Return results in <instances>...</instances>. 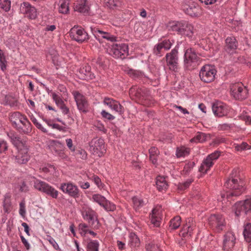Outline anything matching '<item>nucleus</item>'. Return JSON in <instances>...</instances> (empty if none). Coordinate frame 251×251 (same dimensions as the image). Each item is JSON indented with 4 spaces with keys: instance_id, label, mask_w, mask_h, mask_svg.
Listing matches in <instances>:
<instances>
[{
    "instance_id": "obj_6",
    "label": "nucleus",
    "mask_w": 251,
    "mask_h": 251,
    "mask_svg": "<svg viewBox=\"0 0 251 251\" xmlns=\"http://www.w3.org/2000/svg\"><path fill=\"white\" fill-rule=\"evenodd\" d=\"M217 71L214 66L205 65L201 68L199 76L201 81L205 83H210L214 80Z\"/></svg>"
},
{
    "instance_id": "obj_21",
    "label": "nucleus",
    "mask_w": 251,
    "mask_h": 251,
    "mask_svg": "<svg viewBox=\"0 0 251 251\" xmlns=\"http://www.w3.org/2000/svg\"><path fill=\"white\" fill-rule=\"evenodd\" d=\"M235 240L236 238L232 232H227L224 236L223 249L225 251H231L235 245Z\"/></svg>"
},
{
    "instance_id": "obj_31",
    "label": "nucleus",
    "mask_w": 251,
    "mask_h": 251,
    "mask_svg": "<svg viewBox=\"0 0 251 251\" xmlns=\"http://www.w3.org/2000/svg\"><path fill=\"white\" fill-rule=\"evenodd\" d=\"M161 221V215L159 210L156 208L152 210V214L151 216V223L154 226H159Z\"/></svg>"
},
{
    "instance_id": "obj_57",
    "label": "nucleus",
    "mask_w": 251,
    "mask_h": 251,
    "mask_svg": "<svg viewBox=\"0 0 251 251\" xmlns=\"http://www.w3.org/2000/svg\"><path fill=\"white\" fill-rule=\"evenodd\" d=\"M232 127V125L231 124H220L218 126V129L220 130H229Z\"/></svg>"
},
{
    "instance_id": "obj_25",
    "label": "nucleus",
    "mask_w": 251,
    "mask_h": 251,
    "mask_svg": "<svg viewBox=\"0 0 251 251\" xmlns=\"http://www.w3.org/2000/svg\"><path fill=\"white\" fill-rule=\"evenodd\" d=\"M172 43L169 40H165L156 45L153 49V52L157 55L161 56L165 51L169 50Z\"/></svg>"
},
{
    "instance_id": "obj_61",
    "label": "nucleus",
    "mask_w": 251,
    "mask_h": 251,
    "mask_svg": "<svg viewBox=\"0 0 251 251\" xmlns=\"http://www.w3.org/2000/svg\"><path fill=\"white\" fill-rule=\"evenodd\" d=\"M76 154L80 155V157L82 159H86L87 158V153L84 150H78L76 151Z\"/></svg>"
},
{
    "instance_id": "obj_27",
    "label": "nucleus",
    "mask_w": 251,
    "mask_h": 251,
    "mask_svg": "<svg viewBox=\"0 0 251 251\" xmlns=\"http://www.w3.org/2000/svg\"><path fill=\"white\" fill-rule=\"evenodd\" d=\"M183 10L186 14L191 16H196L200 14V7L196 3L192 2L186 7L184 6Z\"/></svg>"
},
{
    "instance_id": "obj_1",
    "label": "nucleus",
    "mask_w": 251,
    "mask_h": 251,
    "mask_svg": "<svg viewBox=\"0 0 251 251\" xmlns=\"http://www.w3.org/2000/svg\"><path fill=\"white\" fill-rule=\"evenodd\" d=\"M244 181L240 178L238 169H234L225 183V186L228 190L222 193L218 200L221 201L225 206H226L228 202H230L234 197L240 195L244 191Z\"/></svg>"
},
{
    "instance_id": "obj_19",
    "label": "nucleus",
    "mask_w": 251,
    "mask_h": 251,
    "mask_svg": "<svg viewBox=\"0 0 251 251\" xmlns=\"http://www.w3.org/2000/svg\"><path fill=\"white\" fill-rule=\"evenodd\" d=\"M82 215L84 219L88 221L92 226H94L95 222L98 223L96 213L91 208L83 207L82 210Z\"/></svg>"
},
{
    "instance_id": "obj_46",
    "label": "nucleus",
    "mask_w": 251,
    "mask_h": 251,
    "mask_svg": "<svg viewBox=\"0 0 251 251\" xmlns=\"http://www.w3.org/2000/svg\"><path fill=\"white\" fill-rule=\"evenodd\" d=\"M194 179L192 178H189L187 179L185 181L181 183H179L177 186V189L181 191H184L187 189L191 184L193 182Z\"/></svg>"
},
{
    "instance_id": "obj_35",
    "label": "nucleus",
    "mask_w": 251,
    "mask_h": 251,
    "mask_svg": "<svg viewBox=\"0 0 251 251\" xmlns=\"http://www.w3.org/2000/svg\"><path fill=\"white\" fill-rule=\"evenodd\" d=\"M183 25V27L182 28L183 31L180 33V34H183L190 37H192L194 33L193 26L185 21H184Z\"/></svg>"
},
{
    "instance_id": "obj_17",
    "label": "nucleus",
    "mask_w": 251,
    "mask_h": 251,
    "mask_svg": "<svg viewBox=\"0 0 251 251\" xmlns=\"http://www.w3.org/2000/svg\"><path fill=\"white\" fill-rule=\"evenodd\" d=\"M129 94L131 97L143 100L148 96L149 91L144 87L135 85L130 88Z\"/></svg>"
},
{
    "instance_id": "obj_26",
    "label": "nucleus",
    "mask_w": 251,
    "mask_h": 251,
    "mask_svg": "<svg viewBox=\"0 0 251 251\" xmlns=\"http://www.w3.org/2000/svg\"><path fill=\"white\" fill-rule=\"evenodd\" d=\"M237 48V42L233 37H228L226 40L225 50L229 53H232Z\"/></svg>"
},
{
    "instance_id": "obj_7",
    "label": "nucleus",
    "mask_w": 251,
    "mask_h": 251,
    "mask_svg": "<svg viewBox=\"0 0 251 251\" xmlns=\"http://www.w3.org/2000/svg\"><path fill=\"white\" fill-rule=\"evenodd\" d=\"M230 93L235 99L243 100L248 97V90L242 83H236L230 85Z\"/></svg>"
},
{
    "instance_id": "obj_8",
    "label": "nucleus",
    "mask_w": 251,
    "mask_h": 251,
    "mask_svg": "<svg viewBox=\"0 0 251 251\" xmlns=\"http://www.w3.org/2000/svg\"><path fill=\"white\" fill-rule=\"evenodd\" d=\"M128 46L125 44H114L109 51V54L117 58H124L128 55Z\"/></svg>"
},
{
    "instance_id": "obj_51",
    "label": "nucleus",
    "mask_w": 251,
    "mask_h": 251,
    "mask_svg": "<svg viewBox=\"0 0 251 251\" xmlns=\"http://www.w3.org/2000/svg\"><path fill=\"white\" fill-rule=\"evenodd\" d=\"M19 214L25 218L26 215L25 202L24 200L22 201L19 204Z\"/></svg>"
},
{
    "instance_id": "obj_34",
    "label": "nucleus",
    "mask_w": 251,
    "mask_h": 251,
    "mask_svg": "<svg viewBox=\"0 0 251 251\" xmlns=\"http://www.w3.org/2000/svg\"><path fill=\"white\" fill-rule=\"evenodd\" d=\"M128 244L131 248H136L140 246V239L134 233L131 232L129 234Z\"/></svg>"
},
{
    "instance_id": "obj_20",
    "label": "nucleus",
    "mask_w": 251,
    "mask_h": 251,
    "mask_svg": "<svg viewBox=\"0 0 251 251\" xmlns=\"http://www.w3.org/2000/svg\"><path fill=\"white\" fill-rule=\"evenodd\" d=\"M103 103L120 115L123 114L125 111L124 107L118 101L112 98H105Z\"/></svg>"
},
{
    "instance_id": "obj_41",
    "label": "nucleus",
    "mask_w": 251,
    "mask_h": 251,
    "mask_svg": "<svg viewBox=\"0 0 251 251\" xmlns=\"http://www.w3.org/2000/svg\"><path fill=\"white\" fill-rule=\"evenodd\" d=\"M190 153V149L183 146L177 148L176 155L177 157H184Z\"/></svg>"
},
{
    "instance_id": "obj_3",
    "label": "nucleus",
    "mask_w": 251,
    "mask_h": 251,
    "mask_svg": "<svg viewBox=\"0 0 251 251\" xmlns=\"http://www.w3.org/2000/svg\"><path fill=\"white\" fill-rule=\"evenodd\" d=\"M33 187L38 191L45 193L52 198L56 199L59 192L48 183L34 177Z\"/></svg>"
},
{
    "instance_id": "obj_15",
    "label": "nucleus",
    "mask_w": 251,
    "mask_h": 251,
    "mask_svg": "<svg viewBox=\"0 0 251 251\" xmlns=\"http://www.w3.org/2000/svg\"><path fill=\"white\" fill-rule=\"evenodd\" d=\"M49 147L55 155L61 158H64L66 157L64 152V145L59 141L54 140H50L49 142Z\"/></svg>"
},
{
    "instance_id": "obj_32",
    "label": "nucleus",
    "mask_w": 251,
    "mask_h": 251,
    "mask_svg": "<svg viewBox=\"0 0 251 251\" xmlns=\"http://www.w3.org/2000/svg\"><path fill=\"white\" fill-rule=\"evenodd\" d=\"M156 185L159 191H166L168 188V184L166 177L162 176H158L156 179Z\"/></svg>"
},
{
    "instance_id": "obj_11",
    "label": "nucleus",
    "mask_w": 251,
    "mask_h": 251,
    "mask_svg": "<svg viewBox=\"0 0 251 251\" xmlns=\"http://www.w3.org/2000/svg\"><path fill=\"white\" fill-rule=\"evenodd\" d=\"M210 227L217 232H220L225 226V219L220 215H211L208 219Z\"/></svg>"
},
{
    "instance_id": "obj_14",
    "label": "nucleus",
    "mask_w": 251,
    "mask_h": 251,
    "mask_svg": "<svg viewBox=\"0 0 251 251\" xmlns=\"http://www.w3.org/2000/svg\"><path fill=\"white\" fill-rule=\"evenodd\" d=\"M234 210L237 216L242 213L246 214L248 212L251 211V198L236 202L234 205Z\"/></svg>"
},
{
    "instance_id": "obj_50",
    "label": "nucleus",
    "mask_w": 251,
    "mask_h": 251,
    "mask_svg": "<svg viewBox=\"0 0 251 251\" xmlns=\"http://www.w3.org/2000/svg\"><path fill=\"white\" fill-rule=\"evenodd\" d=\"M102 206L106 210L113 211L116 209V206L114 204L111 202L106 199V201L104 202Z\"/></svg>"
},
{
    "instance_id": "obj_13",
    "label": "nucleus",
    "mask_w": 251,
    "mask_h": 251,
    "mask_svg": "<svg viewBox=\"0 0 251 251\" xmlns=\"http://www.w3.org/2000/svg\"><path fill=\"white\" fill-rule=\"evenodd\" d=\"M59 189L63 193L68 194L74 198H77L80 196V192L78 187L72 182L61 183Z\"/></svg>"
},
{
    "instance_id": "obj_47",
    "label": "nucleus",
    "mask_w": 251,
    "mask_h": 251,
    "mask_svg": "<svg viewBox=\"0 0 251 251\" xmlns=\"http://www.w3.org/2000/svg\"><path fill=\"white\" fill-rule=\"evenodd\" d=\"M92 200L99 203L102 206V204L106 201V198L100 194H94L92 197Z\"/></svg>"
},
{
    "instance_id": "obj_44",
    "label": "nucleus",
    "mask_w": 251,
    "mask_h": 251,
    "mask_svg": "<svg viewBox=\"0 0 251 251\" xmlns=\"http://www.w3.org/2000/svg\"><path fill=\"white\" fill-rule=\"evenodd\" d=\"M99 243L97 240L90 241L87 245V251H99Z\"/></svg>"
},
{
    "instance_id": "obj_52",
    "label": "nucleus",
    "mask_w": 251,
    "mask_h": 251,
    "mask_svg": "<svg viewBox=\"0 0 251 251\" xmlns=\"http://www.w3.org/2000/svg\"><path fill=\"white\" fill-rule=\"evenodd\" d=\"M100 114L103 118H104L107 120L112 121L115 119V116L106 112L104 110H102Z\"/></svg>"
},
{
    "instance_id": "obj_18",
    "label": "nucleus",
    "mask_w": 251,
    "mask_h": 251,
    "mask_svg": "<svg viewBox=\"0 0 251 251\" xmlns=\"http://www.w3.org/2000/svg\"><path fill=\"white\" fill-rule=\"evenodd\" d=\"M20 12L30 19H35L37 16L36 9L28 2H23L21 4Z\"/></svg>"
},
{
    "instance_id": "obj_28",
    "label": "nucleus",
    "mask_w": 251,
    "mask_h": 251,
    "mask_svg": "<svg viewBox=\"0 0 251 251\" xmlns=\"http://www.w3.org/2000/svg\"><path fill=\"white\" fill-rule=\"evenodd\" d=\"M184 21H173L169 22L167 25V28L169 31L175 32L177 34H180L182 30L183 24Z\"/></svg>"
},
{
    "instance_id": "obj_49",
    "label": "nucleus",
    "mask_w": 251,
    "mask_h": 251,
    "mask_svg": "<svg viewBox=\"0 0 251 251\" xmlns=\"http://www.w3.org/2000/svg\"><path fill=\"white\" fill-rule=\"evenodd\" d=\"M11 7V2L9 0H0V8L5 11L9 10Z\"/></svg>"
},
{
    "instance_id": "obj_23",
    "label": "nucleus",
    "mask_w": 251,
    "mask_h": 251,
    "mask_svg": "<svg viewBox=\"0 0 251 251\" xmlns=\"http://www.w3.org/2000/svg\"><path fill=\"white\" fill-rule=\"evenodd\" d=\"M73 95L78 109L86 113L87 111L88 104L85 97L78 91L74 92Z\"/></svg>"
},
{
    "instance_id": "obj_38",
    "label": "nucleus",
    "mask_w": 251,
    "mask_h": 251,
    "mask_svg": "<svg viewBox=\"0 0 251 251\" xmlns=\"http://www.w3.org/2000/svg\"><path fill=\"white\" fill-rule=\"evenodd\" d=\"M70 0H60L59 1L58 11L62 14H67L69 11Z\"/></svg>"
},
{
    "instance_id": "obj_4",
    "label": "nucleus",
    "mask_w": 251,
    "mask_h": 251,
    "mask_svg": "<svg viewBox=\"0 0 251 251\" xmlns=\"http://www.w3.org/2000/svg\"><path fill=\"white\" fill-rule=\"evenodd\" d=\"M11 121L15 125L20 123L22 125L20 126L22 132L27 134L31 131V125L27 119L22 115L20 112L13 113L11 116Z\"/></svg>"
},
{
    "instance_id": "obj_12",
    "label": "nucleus",
    "mask_w": 251,
    "mask_h": 251,
    "mask_svg": "<svg viewBox=\"0 0 251 251\" xmlns=\"http://www.w3.org/2000/svg\"><path fill=\"white\" fill-rule=\"evenodd\" d=\"M177 52V50L174 49L166 55L167 65L170 70L174 72H177L178 69Z\"/></svg>"
},
{
    "instance_id": "obj_48",
    "label": "nucleus",
    "mask_w": 251,
    "mask_h": 251,
    "mask_svg": "<svg viewBox=\"0 0 251 251\" xmlns=\"http://www.w3.org/2000/svg\"><path fill=\"white\" fill-rule=\"evenodd\" d=\"M51 97L56 105L58 107H59L65 104L64 100H62L61 96L59 95H58L57 94L53 92L51 93Z\"/></svg>"
},
{
    "instance_id": "obj_53",
    "label": "nucleus",
    "mask_w": 251,
    "mask_h": 251,
    "mask_svg": "<svg viewBox=\"0 0 251 251\" xmlns=\"http://www.w3.org/2000/svg\"><path fill=\"white\" fill-rule=\"evenodd\" d=\"M79 229L80 230V234L82 236H85L89 230L88 226L85 224H80L79 225Z\"/></svg>"
},
{
    "instance_id": "obj_59",
    "label": "nucleus",
    "mask_w": 251,
    "mask_h": 251,
    "mask_svg": "<svg viewBox=\"0 0 251 251\" xmlns=\"http://www.w3.org/2000/svg\"><path fill=\"white\" fill-rule=\"evenodd\" d=\"M66 142L69 149L71 151H75V147L73 146L72 140L70 138H68L66 140Z\"/></svg>"
},
{
    "instance_id": "obj_45",
    "label": "nucleus",
    "mask_w": 251,
    "mask_h": 251,
    "mask_svg": "<svg viewBox=\"0 0 251 251\" xmlns=\"http://www.w3.org/2000/svg\"><path fill=\"white\" fill-rule=\"evenodd\" d=\"M7 62L3 51L0 49V68L3 71L6 70Z\"/></svg>"
},
{
    "instance_id": "obj_43",
    "label": "nucleus",
    "mask_w": 251,
    "mask_h": 251,
    "mask_svg": "<svg viewBox=\"0 0 251 251\" xmlns=\"http://www.w3.org/2000/svg\"><path fill=\"white\" fill-rule=\"evenodd\" d=\"M133 207L135 209H138L142 207L145 203L146 201L142 199L137 197H134L132 199Z\"/></svg>"
},
{
    "instance_id": "obj_30",
    "label": "nucleus",
    "mask_w": 251,
    "mask_h": 251,
    "mask_svg": "<svg viewBox=\"0 0 251 251\" xmlns=\"http://www.w3.org/2000/svg\"><path fill=\"white\" fill-rule=\"evenodd\" d=\"M93 150L96 155L101 156L106 151L103 140L100 139H98L95 142Z\"/></svg>"
},
{
    "instance_id": "obj_56",
    "label": "nucleus",
    "mask_w": 251,
    "mask_h": 251,
    "mask_svg": "<svg viewBox=\"0 0 251 251\" xmlns=\"http://www.w3.org/2000/svg\"><path fill=\"white\" fill-rule=\"evenodd\" d=\"M148 251H160L158 247L154 244L150 243L146 246Z\"/></svg>"
},
{
    "instance_id": "obj_16",
    "label": "nucleus",
    "mask_w": 251,
    "mask_h": 251,
    "mask_svg": "<svg viewBox=\"0 0 251 251\" xmlns=\"http://www.w3.org/2000/svg\"><path fill=\"white\" fill-rule=\"evenodd\" d=\"M92 32L95 37L100 42H102L103 39H105L111 42L116 41V37L108 32L100 29L99 28H92Z\"/></svg>"
},
{
    "instance_id": "obj_29",
    "label": "nucleus",
    "mask_w": 251,
    "mask_h": 251,
    "mask_svg": "<svg viewBox=\"0 0 251 251\" xmlns=\"http://www.w3.org/2000/svg\"><path fill=\"white\" fill-rule=\"evenodd\" d=\"M74 4V10L76 11L85 13L88 11L89 7L86 0H75Z\"/></svg>"
},
{
    "instance_id": "obj_42",
    "label": "nucleus",
    "mask_w": 251,
    "mask_h": 251,
    "mask_svg": "<svg viewBox=\"0 0 251 251\" xmlns=\"http://www.w3.org/2000/svg\"><path fill=\"white\" fill-rule=\"evenodd\" d=\"M181 224V218L177 216L175 217L170 222V227L172 229H176Z\"/></svg>"
},
{
    "instance_id": "obj_10",
    "label": "nucleus",
    "mask_w": 251,
    "mask_h": 251,
    "mask_svg": "<svg viewBox=\"0 0 251 251\" xmlns=\"http://www.w3.org/2000/svg\"><path fill=\"white\" fill-rule=\"evenodd\" d=\"M220 153L219 151H215L208 155L206 159L202 161L199 168V171L202 173H206L213 166L215 160L220 156Z\"/></svg>"
},
{
    "instance_id": "obj_9",
    "label": "nucleus",
    "mask_w": 251,
    "mask_h": 251,
    "mask_svg": "<svg viewBox=\"0 0 251 251\" xmlns=\"http://www.w3.org/2000/svg\"><path fill=\"white\" fill-rule=\"evenodd\" d=\"M69 35L72 39L78 43H83L89 39L88 33L81 27L74 26L69 32Z\"/></svg>"
},
{
    "instance_id": "obj_24",
    "label": "nucleus",
    "mask_w": 251,
    "mask_h": 251,
    "mask_svg": "<svg viewBox=\"0 0 251 251\" xmlns=\"http://www.w3.org/2000/svg\"><path fill=\"white\" fill-rule=\"evenodd\" d=\"M212 111L215 116L223 117L228 113V107L224 103L218 102L213 104Z\"/></svg>"
},
{
    "instance_id": "obj_58",
    "label": "nucleus",
    "mask_w": 251,
    "mask_h": 251,
    "mask_svg": "<svg viewBox=\"0 0 251 251\" xmlns=\"http://www.w3.org/2000/svg\"><path fill=\"white\" fill-rule=\"evenodd\" d=\"M93 181L94 183L97 185L98 188L100 189H101L102 186V183L101 182L100 179L97 176H94L93 177Z\"/></svg>"
},
{
    "instance_id": "obj_39",
    "label": "nucleus",
    "mask_w": 251,
    "mask_h": 251,
    "mask_svg": "<svg viewBox=\"0 0 251 251\" xmlns=\"http://www.w3.org/2000/svg\"><path fill=\"white\" fill-rule=\"evenodd\" d=\"M195 163L192 161H189L185 163L183 170L181 171V175L183 176H189L193 171Z\"/></svg>"
},
{
    "instance_id": "obj_60",
    "label": "nucleus",
    "mask_w": 251,
    "mask_h": 251,
    "mask_svg": "<svg viewBox=\"0 0 251 251\" xmlns=\"http://www.w3.org/2000/svg\"><path fill=\"white\" fill-rule=\"evenodd\" d=\"M150 155H158L159 154V151L155 147H152L149 150Z\"/></svg>"
},
{
    "instance_id": "obj_2",
    "label": "nucleus",
    "mask_w": 251,
    "mask_h": 251,
    "mask_svg": "<svg viewBox=\"0 0 251 251\" xmlns=\"http://www.w3.org/2000/svg\"><path fill=\"white\" fill-rule=\"evenodd\" d=\"M13 144L18 150V154L15 156V162L19 164H25L29 159L28 149L25 143L22 141L14 133L10 132L7 133Z\"/></svg>"
},
{
    "instance_id": "obj_64",
    "label": "nucleus",
    "mask_w": 251,
    "mask_h": 251,
    "mask_svg": "<svg viewBox=\"0 0 251 251\" xmlns=\"http://www.w3.org/2000/svg\"><path fill=\"white\" fill-rule=\"evenodd\" d=\"M50 243L52 246L53 248L56 250H59V247L58 244L56 242V241L53 239L51 238L49 240Z\"/></svg>"
},
{
    "instance_id": "obj_54",
    "label": "nucleus",
    "mask_w": 251,
    "mask_h": 251,
    "mask_svg": "<svg viewBox=\"0 0 251 251\" xmlns=\"http://www.w3.org/2000/svg\"><path fill=\"white\" fill-rule=\"evenodd\" d=\"M5 100L6 104L9 105L10 106H13L16 105L17 100L12 97L6 96Z\"/></svg>"
},
{
    "instance_id": "obj_62",
    "label": "nucleus",
    "mask_w": 251,
    "mask_h": 251,
    "mask_svg": "<svg viewBox=\"0 0 251 251\" xmlns=\"http://www.w3.org/2000/svg\"><path fill=\"white\" fill-rule=\"evenodd\" d=\"M241 119L244 121L246 125H251V117L248 115L241 116Z\"/></svg>"
},
{
    "instance_id": "obj_37",
    "label": "nucleus",
    "mask_w": 251,
    "mask_h": 251,
    "mask_svg": "<svg viewBox=\"0 0 251 251\" xmlns=\"http://www.w3.org/2000/svg\"><path fill=\"white\" fill-rule=\"evenodd\" d=\"M11 195L9 193H6L4 195L3 200V206L5 212L8 213L12 208L11 202Z\"/></svg>"
},
{
    "instance_id": "obj_55",
    "label": "nucleus",
    "mask_w": 251,
    "mask_h": 251,
    "mask_svg": "<svg viewBox=\"0 0 251 251\" xmlns=\"http://www.w3.org/2000/svg\"><path fill=\"white\" fill-rule=\"evenodd\" d=\"M8 149V145L6 141H0V153H5Z\"/></svg>"
},
{
    "instance_id": "obj_5",
    "label": "nucleus",
    "mask_w": 251,
    "mask_h": 251,
    "mask_svg": "<svg viewBox=\"0 0 251 251\" xmlns=\"http://www.w3.org/2000/svg\"><path fill=\"white\" fill-rule=\"evenodd\" d=\"M184 57V67L188 70H193L199 64L198 56L191 48L187 49L185 50Z\"/></svg>"
},
{
    "instance_id": "obj_33",
    "label": "nucleus",
    "mask_w": 251,
    "mask_h": 251,
    "mask_svg": "<svg viewBox=\"0 0 251 251\" xmlns=\"http://www.w3.org/2000/svg\"><path fill=\"white\" fill-rule=\"evenodd\" d=\"M104 5L109 9L117 10L122 7V2L121 0H104Z\"/></svg>"
},
{
    "instance_id": "obj_22",
    "label": "nucleus",
    "mask_w": 251,
    "mask_h": 251,
    "mask_svg": "<svg viewBox=\"0 0 251 251\" xmlns=\"http://www.w3.org/2000/svg\"><path fill=\"white\" fill-rule=\"evenodd\" d=\"M196 224L193 219L188 218L186 220V223L183 225L181 232L183 237L191 236L193 231L196 229Z\"/></svg>"
},
{
    "instance_id": "obj_63",
    "label": "nucleus",
    "mask_w": 251,
    "mask_h": 251,
    "mask_svg": "<svg viewBox=\"0 0 251 251\" xmlns=\"http://www.w3.org/2000/svg\"><path fill=\"white\" fill-rule=\"evenodd\" d=\"M95 126L99 130L101 131L104 133L106 132L107 130L102 123L99 122L97 123Z\"/></svg>"
},
{
    "instance_id": "obj_36",
    "label": "nucleus",
    "mask_w": 251,
    "mask_h": 251,
    "mask_svg": "<svg viewBox=\"0 0 251 251\" xmlns=\"http://www.w3.org/2000/svg\"><path fill=\"white\" fill-rule=\"evenodd\" d=\"M243 235L246 242L251 243V224L247 223L244 226Z\"/></svg>"
},
{
    "instance_id": "obj_40",
    "label": "nucleus",
    "mask_w": 251,
    "mask_h": 251,
    "mask_svg": "<svg viewBox=\"0 0 251 251\" xmlns=\"http://www.w3.org/2000/svg\"><path fill=\"white\" fill-rule=\"evenodd\" d=\"M207 137V135L204 133L198 132L196 135L190 140V142L194 143H202L206 141Z\"/></svg>"
}]
</instances>
